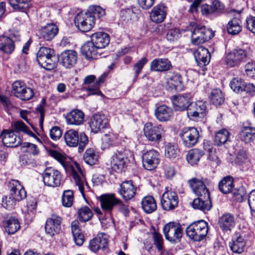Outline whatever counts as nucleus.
Segmentation results:
<instances>
[{
  "label": "nucleus",
  "instance_id": "052dcab7",
  "mask_svg": "<svg viewBox=\"0 0 255 255\" xmlns=\"http://www.w3.org/2000/svg\"><path fill=\"white\" fill-rule=\"evenodd\" d=\"M107 75L106 74H103L99 77V79L95 82L94 83L93 88L89 86L87 88V91L89 92V95H99L101 92L99 90L100 85L101 84L104 82Z\"/></svg>",
  "mask_w": 255,
  "mask_h": 255
},
{
  "label": "nucleus",
  "instance_id": "dca6fc26",
  "mask_svg": "<svg viewBox=\"0 0 255 255\" xmlns=\"http://www.w3.org/2000/svg\"><path fill=\"white\" fill-rule=\"evenodd\" d=\"M159 161V153L154 149L147 151L142 155L143 166L146 170H151L155 168Z\"/></svg>",
  "mask_w": 255,
  "mask_h": 255
},
{
  "label": "nucleus",
  "instance_id": "3c124183",
  "mask_svg": "<svg viewBox=\"0 0 255 255\" xmlns=\"http://www.w3.org/2000/svg\"><path fill=\"white\" fill-rule=\"evenodd\" d=\"M55 53L53 49L49 48L42 47H40L37 53V61L40 65L41 63H43L45 59L53 56Z\"/></svg>",
  "mask_w": 255,
  "mask_h": 255
},
{
  "label": "nucleus",
  "instance_id": "bf43d9fd",
  "mask_svg": "<svg viewBox=\"0 0 255 255\" xmlns=\"http://www.w3.org/2000/svg\"><path fill=\"white\" fill-rule=\"evenodd\" d=\"M85 162L89 165L96 164L98 159V155L96 154L94 150L92 148L87 149L83 157Z\"/></svg>",
  "mask_w": 255,
  "mask_h": 255
},
{
  "label": "nucleus",
  "instance_id": "4468645a",
  "mask_svg": "<svg viewBox=\"0 0 255 255\" xmlns=\"http://www.w3.org/2000/svg\"><path fill=\"white\" fill-rule=\"evenodd\" d=\"M101 209L105 213L111 215L114 208L117 206L120 199L114 194H105L99 197Z\"/></svg>",
  "mask_w": 255,
  "mask_h": 255
},
{
  "label": "nucleus",
  "instance_id": "58836bf2",
  "mask_svg": "<svg viewBox=\"0 0 255 255\" xmlns=\"http://www.w3.org/2000/svg\"><path fill=\"white\" fill-rule=\"evenodd\" d=\"M2 226L8 234H15L20 228L18 220L14 217H10L2 223Z\"/></svg>",
  "mask_w": 255,
  "mask_h": 255
},
{
  "label": "nucleus",
  "instance_id": "2eb2a0df",
  "mask_svg": "<svg viewBox=\"0 0 255 255\" xmlns=\"http://www.w3.org/2000/svg\"><path fill=\"white\" fill-rule=\"evenodd\" d=\"M248 237V233H244L242 231L235 233L234 237L229 246L231 250L235 253L241 254L244 251L246 245V239Z\"/></svg>",
  "mask_w": 255,
  "mask_h": 255
},
{
  "label": "nucleus",
  "instance_id": "6e6d98bb",
  "mask_svg": "<svg viewBox=\"0 0 255 255\" xmlns=\"http://www.w3.org/2000/svg\"><path fill=\"white\" fill-rule=\"evenodd\" d=\"M229 139V132L226 129L223 128L216 132L215 141L218 145H222Z\"/></svg>",
  "mask_w": 255,
  "mask_h": 255
},
{
  "label": "nucleus",
  "instance_id": "473e14b6",
  "mask_svg": "<svg viewBox=\"0 0 255 255\" xmlns=\"http://www.w3.org/2000/svg\"><path fill=\"white\" fill-rule=\"evenodd\" d=\"M108 244L107 235L103 233H100L90 242L89 248L92 252L96 253L100 249H105Z\"/></svg>",
  "mask_w": 255,
  "mask_h": 255
},
{
  "label": "nucleus",
  "instance_id": "aec40b11",
  "mask_svg": "<svg viewBox=\"0 0 255 255\" xmlns=\"http://www.w3.org/2000/svg\"><path fill=\"white\" fill-rule=\"evenodd\" d=\"M62 218L57 215H53L46 220L45 230L46 234L50 236L59 234L61 230Z\"/></svg>",
  "mask_w": 255,
  "mask_h": 255
},
{
  "label": "nucleus",
  "instance_id": "5fc2aeb1",
  "mask_svg": "<svg viewBox=\"0 0 255 255\" xmlns=\"http://www.w3.org/2000/svg\"><path fill=\"white\" fill-rule=\"evenodd\" d=\"M78 218L82 222L89 221L93 216L91 210L87 206H83L77 211Z\"/></svg>",
  "mask_w": 255,
  "mask_h": 255
},
{
  "label": "nucleus",
  "instance_id": "864d4df0",
  "mask_svg": "<svg viewBox=\"0 0 255 255\" xmlns=\"http://www.w3.org/2000/svg\"><path fill=\"white\" fill-rule=\"evenodd\" d=\"M12 129L13 132H23L31 136H34L35 134L28 128L21 121H16L11 124Z\"/></svg>",
  "mask_w": 255,
  "mask_h": 255
},
{
  "label": "nucleus",
  "instance_id": "f8f14e48",
  "mask_svg": "<svg viewBox=\"0 0 255 255\" xmlns=\"http://www.w3.org/2000/svg\"><path fill=\"white\" fill-rule=\"evenodd\" d=\"M12 88L14 95L22 100H29L34 96L33 90L27 87L22 81H15L12 85Z\"/></svg>",
  "mask_w": 255,
  "mask_h": 255
},
{
  "label": "nucleus",
  "instance_id": "a878e982",
  "mask_svg": "<svg viewBox=\"0 0 255 255\" xmlns=\"http://www.w3.org/2000/svg\"><path fill=\"white\" fill-rule=\"evenodd\" d=\"M198 197L193 200L192 206L195 209H198L203 212L208 211L211 209L212 205L210 199V194L205 196H198Z\"/></svg>",
  "mask_w": 255,
  "mask_h": 255
},
{
  "label": "nucleus",
  "instance_id": "09e8293b",
  "mask_svg": "<svg viewBox=\"0 0 255 255\" xmlns=\"http://www.w3.org/2000/svg\"><path fill=\"white\" fill-rule=\"evenodd\" d=\"M9 3L14 9L23 12H26L31 6V0H9Z\"/></svg>",
  "mask_w": 255,
  "mask_h": 255
},
{
  "label": "nucleus",
  "instance_id": "cd10ccee",
  "mask_svg": "<svg viewBox=\"0 0 255 255\" xmlns=\"http://www.w3.org/2000/svg\"><path fill=\"white\" fill-rule=\"evenodd\" d=\"M58 28L53 23L42 26L39 30V38L46 41L52 39L58 33Z\"/></svg>",
  "mask_w": 255,
  "mask_h": 255
},
{
  "label": "nucleus",
  "instance_id": "4c0bfd02",
  "mask_svg": "<svg viewBox=\"0 0 255 255\" xmlns=\"http://www.w3.org/2000/svg\"><path fill=\"white\" fill-rule=\"evenodd\" d=\"M230 86L231 88L236 93H239L243 91H248V89H255L253 84L247 85L240 78H234L230 82Z\"/></svg>",
  "mask_w": 255,
  "mask_h": 255
},
{
  "label": "nucleus",
  "instance_id": "49530a36",
  "mask_svg": "<svg viewBox=\"0 0 255 255\" xmlns=\"http://www.w3.org/2000/svg\"><path fill=\"white\" fill-rule=\"evenodd\" d=\"M203 154V152L200 149H191L186 155V160L189 164L194 165L197 164Z\"/></svg>",
  "mask_w": 255,
  "mask_h": 255
},
{
  "label": "nucleus",
  "instance_id": "e433bc0d",
  "mask_svg": "<svg viewBox=\"0 0 255 255\" xmlns=\"http://www.w3.org/2000/svg\"><path fill=\"white\" fill-rule=\"evenodd\" d=\"M14 49V42L10 38L4 35L0 36V52L10 54Z\"/></svg>",
  "mask_w": 255,
  "mask_h": 255
},
{
  "label": "nucleus",
  "instance_id": "9b49d317",
  "mask_svg": "<svg viewBox=\"0 0 255 255\" xmlns=\"http://www.w3.org/2000/svg\"><path fill=\"white\" fill-rule=\"evenodd\" d=\"M180 136L183 144L186 147H190L194 146L198 142L199 132L195 128L187 127L182 130Z\"/></svg>",
  "mask_w": 255,
  "mask_h": 255
},
{
  "label": "nucleus",
  "instance_id": "423d86ee",
  "mask_svg": "<svg viewBox=\"0 0 255 255\" xmlns=\"http://www.w3.org/2000/svg\"><path fill=\"white\" fill-rule=\"evenodd\" d=\"M43 181L45 186L56 187L60 186L62 175L59 171L52 167L45 168L42 174Z\"/></svg>",
  "mask_w": 255,
  "mask_h": 255
},
{
  "label": "nucleus",
  "instance_id": "37998d69",
  "mask_svg": "<svg viewBox=\"0 0 255 255\" xmlns=\"http://www.w3.org/2000/svg\"><path fill=\"white\" fill-rule=\"evenodd\" d=\"M241 20L239 17H235L230 20L227 25V30L229 34L236 35L239 34L242 29Z\"/></svg>",
  "mask_w": 255,
  "mask_h": 255
},
{
  "label": "nucleus",
  "instance_id": "69168bd1",
  "mask_svg": "<svg viewBox=\"0 0 255 255\" xmlns=\"http://www.w3.org/2000/svg\"><path fill=\"white\" fill-rule=\"evenodd\" d=\"M21 149L23 152H26L33 155L39 153V150L36 145L29 142H24L22 144Z\"/></svg>",
  "mask_w": 255,
  "mask_h": 255
},
{
  "label": "nucleus",
  "instance_id": "9d476101",
  "mask_svg": "<svg viewBox=\"0 0 255 255\" xmlns=\"http://www.w3.org/2000/svg\"><path fill=\"white\" fill-rule=\"evenodd\" d=\"M127 150H118L111 157V166L117 172H122L128 162Z\"/></svg>",
  "mask_w": 255,
  "mask_h": 255
},
{
  "label": "nucleus",
  "instance_id": "a211bd4d",
  "mask_svg": "<svg viewBox=\"0 0 255 255\" xmlns=\"http://www.w3.org/2000/svg\"><path fill=\"white\" fill-rule=\"evenodd\" d=\"M192 101V95L190 93L174 96L172 98V102L175 111H187Z\"/></svg>",
  "mask_w": 255,
  "mask_h": 255
},
{
  "label": "nucleus",
  "instance_id": "c03bdc74",
  "mask_svg": "<svg viewBox=\"0 0 255 255\" xmlns=\"http://www.w3.org/2000/svg\"><path fill=\"white\" fill-rule=\"evenodd\" d=\"M71 230L76 244L79 246L82 245L84 241V236L79 228L78 221L75 220L71 223Z\"/></svg>",
  "mask_w": 255,
  "mask_h": 255
},
{
  "label": "nucleus",
  "instance_id": "c9c22d12",
  "mask_svg": "<svg viewBox=\"0 0 255 255\" xmlns=\"http://www.w3.org/2000/svg\"><path fill=\"white\" fill-rule=\"evenodd\" d=\"M2 141L3 144L7 147H16L21 143V139L17 136L13 130L5 131L3 133Z\"/></svg>",
  "mask_w": 255,
  "mask_h": 255
},
{
  "label": "nucleus",
  "instance_id": "7ed1b4c3",
  "mask_svg": "<svg viewBox=\"0 0 255 255\" xmlns=\"http://www.w3.org/2000/svg\"><path fill=\"white\" fill-rule=\"evenodd\" d=\"M145 137L150 141L159 143L164 136L165 130L161 125L153 126L151 123H146L143 127Z\"/></svg>",
  "mask_w": 255,
  "mask_h": 255
},
{
  "label": "nucleus",
  "instance_id": "de8ad7c7",
  "mask_svg": "<svg viewBox=\"0 0 255 255\" xmlns=\"http://www.w3.org/2000/svg\"><path fill=\"white\" fill-rule=\"evenodd\" d=\"M219 190L224 194H228L232 191L234 184L233 179L231 176L224 177L219 183Z\"/></svg>",
  "mask_w": 255,
  "mask_h": 255
},
{
  "label": "nucleus",
  "instance_id": "0e129e2a",
  "mask_svg": "<svg viewBox=\"0 0 255 255\" xmlns=\"http://www.w3.org/2000/svg\"><path fill=\"white\" fill-rule=\"evenodd\" d=\"M57 58L55 55V53L53 56L45 59L43 63H41L39 65L47 70H51L54 69L56 66Z\"/></svg>",
  "mask_w": 255,
  "mask_h": 255
},
{
  "label": "nucleus",
  "instance_id": "20e7f679",
  "mask_svg": "<svg viewBox=\"0 0 255 255\" xmlns=\"http://www.w3.org/2000/svg\"><path fill=\"white\" fill-rule=\"evenodd\" d=\"M66 170H68L70 172L75 184L78 187L79 191L84 195L85 186H86L88 189L89 188V187L80 165L77 162H75L68 166Z\"/></svg>",
  "mask_w": 255,
  "mask_h": 255
},
{
  "label": "nucleus",
  "instance_id": "f3484780",
  "mask_svg": "<svg viewBox=\"0 0 255 255\" xmlns=\"http://www.w3.org/2000/svg\"><path fill=\"white\" fill-rule=\"evenodd\" d=\"M74 22L78 29L83 32L90 31L95 24L93 19L91 18L86 12L77 14L75 17Z\"/></svg>",
  "mask_w": 255,
  "mask_h": 255
},
{
  "label": "nucleus",
  "instance_id": "680f3d73",
  "mask_svg": "<svg viewBox=\"0 0 255 255\" xmlns=\"http://www.w3.org/2000/svg\"><path fill=\"white\" fill-rule=\"evenodd\" d=\"M74 201V194L71 190H65L63 192L62 197V205L66 207L72 206Z\"/></svg>",
  "mask_w": 255,
  "mask_h": 255
},
{
  "label": "nucleus",
  "instance_id": "39448f33",
  "mask_svg": "<svg viewBox=\"0 0 255 255\" xmlns=\"http://www.w3.org/2000/svg\"><path fill=\"white\" fill-rule=\"evenodd\" d=\"M163 233L168 241L172 243H176L180 241L183 231L179 223L169 222L164 227Z\"/></svg>",
  "mask_w": 255,
  "mask_h": 255
},
{
  "label": "nucleus",
  "instance_id": "a18cd8bd",
  "mask_svg": "<svg viewBox=\"0 0 255 255\" xmlns=\"http://www.w3.org/2000/svg\"><path fill=\"white\" fill-rule=\"evenodd\" d=\"M239 138L245 143H249L255 138V128L246 127L240 132Z\"/></svg>",
  "mask_w": 255,
  "mask_h": 255
},
{
  "label": "nucleus",
  "instance_id": "79ce46f5",
  "mask_svg": "<svg viewBox=\"0 0 255 255\" xmlns=\"http://www.w3.org/2000/svg\"><path fill=\"white\" fill-rule=\"evenodd\" d=\"M164 155L166 158L171 160L178 158L180 155V150L177 144L166 143L164 146Z\"/></svg>",
  "mask_w": 255,
  "mask_h": 255
},
{
  "label": "nucleus",
  "instance_id": "f704fd0d",
  "mask_svg": "<svg viewBox=\"0 0 255 255\" xmlns=\"http://www.w3.org/2000/svg\"><path fill=\"white\" fill-rule=\"evenodd\" d=\"M167 7L163 4L154 6L150 13V17L152 21L160 23L165 19L166 15Z\"/></svg>",
  "mask_w": 255,
  "mask_h": 255
},
{
  "label": "nucleus",
  "instance_id": "4d7b16f0",
  "mask_svg": "<svg viewBox=\"0 0 255 255\" xmlns=\"http://www.w3.org/2000/svg\"><path fill=\"white\" fill-rule=\"evenodd\" d=\"M236 150L235 162L239 165L248 164L249 162V160L246 150L243 148H240Z\"/></svg>",
  "mask_w": 255,
  "mask_h": 255
},
{
  "label": "nucleus",
  "instance_id": "412c9836",
  "mask_svg": "<svg viewBox=\"0 0 255 255\" xmlns=\"http://www.w3.org/2000/svg\"><path fill=\"white\" fill-rule=\"evenodd\" d=\"M10 197L19 202L26 197V192L23 186L16 180H11L9 183Z\"/></svg>",
  "mask_w": 255,
  "mask_h": 255
},
{
  "label": "nucleus",
  "instance_id": "0eeeda50",
  "mask_svg": "<svg viewBox=\"0 0 255 255\" xmlns=\"http://www.w3.org/2000/svg\"><path fill=\"white\" fill-rule=\"evenodd\" d=\"M248 57V52L243 49H235L227 54L225 62L230 67L239 66Z\"/></svg>",
  "mask_w": 255,
  "mask_h": 255
},
{
  "label": "nucleus",
  "instance_id": "4be33fe9",
  "mask_svg": "<svg viewBox=\"0 0 255 255\" xmlns=\"http://www.w3.org/2000/svg\"><path fill=\"white\" fill-rule=\"evenodd\" d=\"M137 188L132 180H126L120 185L119 193L125 201H128L134 197Z\"/></svg>",
  "mask_w": 255,
  "mask_h": 255
},
{
  "label": "nucleus",
  "instance_id": "5701e85b",
  "mask_svg": "<svg viewBox=\"0 0 255 255\" xmlns=\"http://www.w3.org/2000/svg\"><path fill=\"white\" fill-rule=\"evenodd\" d=\"M188 183L193 193L197 196L210 194L209 190L201 179L196 177L192 178L188 181Z\"/></svg>",
  "mask_w": 255,
  "mask_h": 255
},
{
  "label": "nucleus",
  "instance_id": "774afa93",
  "mask_svg": "<svg viewBox=\"0 0 255 255\" xmlns=\"http://www.w3.org/2000/svg\"><path fill=\"white\" fill-rule=\"evenodd\" d=\"M152 238L154 241V245L156 246L159 251L163 249V239L162 235L156 232L152 234Z\"/></svg>",
  "mask_w": 255,
  "mask_h": 255
},
{
  "label": "nucleus",
  "instance_id": "e2e57ef3",
  "mask_svg": "<svg viewBox=\"0 0 255 255\" xmlns=\"http://www.w3.org/2000/svg\"><path fill=\"white\" fill-rule=\"evenodd\" d=\"M137 9L135 7L122 9L121 15L124 20H128L136 17Z\"/></svg>",
  "mask_w": 255,
  "mask_h": 255
},
{
  "label": "nucleus",
  "instance_id": "a19ab883",
  "mask_svg": "<svg viewBox=\"0 0 255 255\" xmlns=\"http://www.w3.org/2000/svg\"><path fill=\"white\" fill-rule=\"evenodd\" d=\"M168 77L167 84L171 90L174 89L176 91L181 90L182 78L179 73L175 72L170 73Z\"/></svg>",
  "mask_w": 255,
  "mask_h": 255
},
{
  "label": "nucleus",
  "instance_id": "1a4fd4ad",
  "mask_svg": "<svg viewBox=\"0 0 255 255\" xmlns=\"http://www.w3.org/2000/svg\"><path fill=\"white\" fill-rule=\"evenodd\" d=\"M206 108L205 103L202 101L191 102L187 109V117L191 120L198 121L205 115Z\"/></svg>",
  "mask_w": 255,
  "mask_h": 255
},
{
  "label": "nucleus",
  "instance_id": "603ef678",
  "mask_svg": "<svg viewBox=\"0 0 255 255\" xmlns=\"http://www.w3.org/2000/svg\"><path fill=\"white\" fill-rule=\"evenodd\" d=\"M210 101L215 106H219L224 103V96L222 92L218 89H213L210 95Z\"/></svg>",
  "mask_w": 255,
  "mask_h": 255
},
{
  "label": "nucleus",
  "instance_id": "72a5a7b5",
  "mask_svg": "<svg viewBox=\"0 0 255 255\" xmlns=\"http://www.w3.org/2000/svg\"><path fill=\"white\" fill-rule=\"evenodd\" d=\"M91 40L98 48L102 51L103 49L109 44L110 36L105 32H97L91 35Z\"/></svg>",
  "mask_w": 255,
  "mask_h": 255
},
{
  "label": "nucleus",
  "instance_id": "393cba45",
  "mask_svg": "<svg viewBox=\"0 0 255 255\" xmlns=\"http://www.w3.org/2000/svg\"><path fill=\"white\" fill-rule=\"evenodd\" d=\"M84 113L78 109L72 110L68 113L65 116L67 124L72 126L81 125L84 122Z\"/></svg>",
  "mask_w": 255,
  "mask_h": 255
},
{
  "label": "nucleus",
  "instance_id": "338daca9",
  "mask_svg": "<svg viewBox=\"0 0 255 255\" xmlns=\"http://www.w3.org/2000/svg\"><path fill=\"white\" fill-rule=\"evenodd\" d=\"M245 74L249 77L255 78V62L250 61L244 67Z\"/></svg>",
  "mask_w": 255,
  "mask_h": 255
},
{
  "label": "nucleus",
  "instance_id": "f03ea898",
  "mask_svg": "<svg viewBox=\"0 0 255 255\" xmlns=\"http://www.w3.org/2000/svg\"><path fill=\"white\" fill-rule=\"evenodd\" d=\"M65 141L67 145L70 147H76L79 145V151H83L88 142L87 135L84 132L79 134L76 130L71 129L67 130L64 135Z\"/></svg>",
  "mask_w": 255,
  "mask_h": 255
},
{
  "label": "nucleus",
  "instance_id": "ddd939ff",
  "mask_svg": "<svg viewBox=\"0 0 255 255\" xmlns=\"http://www.w3.org/2000/svg\"><path fill=\"white\" fill-rule=\"evenodd\" d=\"M179 202L177 193L171 190L165 191L162 195L160 204L162 209L165 211H171L175 209Z\"/></svg>",
  "mask_w": 255,
  "mask_h": 255
},
{
  "label": "nucleus",
  "instance_id": "f257e3e1",
  "mask_svg": "<svg viewBox=\"0 0 255 255\" xmlns=\"http://www.w3.org/2000/svg\"><path fill=\"white\" fill-rule=\"evenodd\" d=\"M208 223L204 220L193 222L186 228V234L194 241L203 240L208 233Z\"/></svg>",
  "mask_w": 255,
  "mask_h": 255
},
{
  "label": "nucleus",
  "instance_id": "7c9ffc66",
  "mask_svg": "<svg viewBox=\"0 0 255 255\" xmlns=\"http://www.w3.org/2000/svg\"><path fill=\"white\" fill-rule=\"evenodd\" d=\"M156 119L160 122L170 121L173 116L172 109L165 105L157 107L154 112Z\"/></svg>",
  "mask_w": 255,
  "mask_h": 255
},
{
  "label": "nucleus",
  "instance_id": "bb28decb",
  "mask_svg": "<svg viewBox=\"0 0 255 255\" xmlns=\"http://www.w3.org/2000/svg\"><path fill=\"white\" fill-rule=\"evenodd\" d=\"M89 124L91 131L97 133L108 126V120L104 115L96 114L91 119Z\"/></svg>",
  "mask_w": 255,
  "mask_h": 255
},
{
  "label": "nucleus",
  "instance_id": "b1692460",
  "mask_svg": "<svg viewBox=\"0 0 255 255\" xmlns=\"http://www.w3.org/2000/svg\"><path fill=\"white\" fill-rule=\"evenodd\" d=\"M81 51L87 59H98L100 57L103 51L91 40L88 41L82 46Z\"/></svg>",
  "mask_w": 255,
  "mask_h": 255
},
{
  "label": "nucleus",
  "instance_id": "6ab92c4d",
  "mask_svg": "<svg viewBox=\"0 0 255 255\" xmlns=\"http://www.w3.org/2000/svg\"><path fill=\"white\" fill-rule=\"evenodd\" d=\"M58 60L59 63L65 68H71L76 64L77 53L73 50H65L59 55Z\"/></svg>",
  "mask_w": 255,
  "mask_h": 255
},
{
  "label": "nucleus",
  "instance_id": "c85d7f7f",
  "mask_svg": "<svg viewBox=\"0 0 255 255\" xmlns=\"http://www.w3.org/2000/svg\"><path fill=\"white\" fill-rule=\"evenodd\" d=\"M171 67V63L167 58H155L150 63V69L154 72H165Z\"/></svg>",
  "mask_w": 255,
  "mask_h": 255
},
{
  "label": "nucleus",
  "instance_id": "ea45409f",
  "mask_svg": "<svg viewBox=\"0 0 255 255\" xmlns=\"http://www.w3.org/2000/svg\"><path fill=\"white\" fill-rule=\"evenodd\" d=\"M141 206L143 211L147 214L152 213L157 209L156 201L151 196L144 197L141 201Z\"/></svg>",
  "mask_w": 255,
  "mask_h": 255
},
{
  "label": "nucleus",
  "instance_id": "2f4dec72",
  "mask_svg": "<svg viewBox=\"0 0 255 255\" xmlns=\"http://www.w3.org/2000/svg\"><path fill=\"white\" fill-rule=\"evenodd\" d=\"M194 56L197 63L200 67L207 65L210 62V54L208 50L205 47H198L194 51Z\"/></svg>",
  "mask_w": 255,
  "mask_h": 255
},
{
  "label": "nucleus",
  "instance_id": "6e6552de",
  "mask_svg": "<svg viewBox=\"0 0 255 255\" xmlns=\"http://www.w3.org/2000/svg\"><path fill=\"white\" fill-rule=\"evenodd\" d=\"M214 36L213 31L205 26L197 25L192 31L191 40L195 45L202 44Z\"/></svg>",
  "mask_w": 255,
  "mask_h": 255
},
{
  "label": "nucleus",
  "instance_id": "13d9d810",
  "mask_svg": "<svg viewBox=\"0 0 255 255\" xmlns=\"http://www.w3.org/2000/svg\"><path fill=\"white\" fill-rule=\"evenodd\" d=\"M166 37L168 41L173 42L178 39L181 36V33L178 28L170 26L166 28Z\"/></svg>",
  "mask_w": 255,
  "mask_h": 255
},
{
  "label": "nucleus",
  "instance_id": "8fccbe9b",
  "mask_svg": "<svg viewBox=\"0 0 255 255\" xmlns=\"http://www.w3.org/2000/svg\"><path fill=\"white\" fill-rule=\"evenodd\" d=\"M86 13L95 22L96 19L105 15V10L100 6L91 5L89 7Z\"/></svg>",
  "mask_w": 255,
  "mask_h": 255
},
{
  "label": "nucleus",
  "instance_id": "c756f323",
  "mask_svg": "<svg viewBox=\"0 0 255 255\" xmlns=\"http://www.w3.org/2000/svg\"><path fill=\"white\" fill-rule=\"evenodd\" d=\"M218 223L224 232H230L235 226V216L230 213L224 214L219 219Z\"/></svg>",
  "mask_w": 255,
  "mask_h": 255
}]
</instances>
